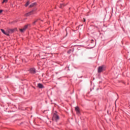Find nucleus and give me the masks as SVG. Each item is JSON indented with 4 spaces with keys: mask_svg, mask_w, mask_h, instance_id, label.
I'll return each mask as SVG.
<instances>
[{
    "mask_svg": "<svg viewBox=\"0 0 130 130\" xmlns=\"http://www.w3.org/2000/svg\"><path fill=\"white\" fill-rule=\"evenodd\" d=\"M2 13H3V10H0V14H2Z\"/></svg>",
    "mask_w": 130,
    "mask_h": 130,
    "instance_id": "2eb2a0df",
    "label": "nucleus"
},
{
    "mask_svg": "<svg viewBox=\"0 0 130 130\" xmlns=\"http://www.w3.org/2000/svg\"><path fill=\"white\" fill-rule=\"evenodd\" d=\"M38 87L40 89H43V88H44V87L43 86V85H42L41 83H39L38 84Z\"/></svg>",
    "mask_w": 130,
    "mask_h": 130,
    "instance_id": "0eeeda50",
    "label": "nucleus"
},
{
    "mask_svg": "<svg viewBox=\"0 0 130 130\" xmlns=\"http://www.w3.org/2000/svg\"><path fill=\"white\" fill-rule=\"evenodd\" d=\"M75 111H76L77 114H80V108L79 107H75Z\"/></svg>",
    "mask_w": 130,
    "mask_h": 130,
    "instance_id": "39448f33",
    "label": "nucleus"
},
{
    "mask_svg": "<svg viewBox=\"0 0 130 130\" xmlns=\"http://www.w3.org/2000/svg\"><path fill=\"white\" fill-rule=\"evenodd\" d=\"M29 26H30V25L27 24L25 25L22 28L20 29L19 30L20 32H21V33H23V32H25V31H26V29H27Z\"/></svg>",
    "mask_w": 130,
    "mask_h": 130,
    "instance_id": "f03ea898",
    "label": "nucleus"
},
{
    "mask_svg": "<svg viewBox=\"0 0 130 130\" xmlns=\"http://www.w3.org/2000/svg\"><path fill=\"white\" fill-rule=\"evenodd\" d=\"M66 30L67 31V29H66Z\"/></svg>",
    "mask_w": 130,
    "mask_h": 130,
    "instance_id": "aec40b11",
    "label": "nucleus"
},
{
    "mask_svg": "<svg viewBox=\"0 0 130 130\" xmlns=\"http://www.w3.org/2000/svg\"><path fill=\"white\" fill-rule=\"evenodd\" d=\"M54 119H55V120H58V119H59V117L57 115H54L52 118V120H54Z\"/></svg>",
    "mask_w": 130,
    "mask_h": 130,
    "instance_id": "20e7f679",
    "label": "nucleus"
},
{
    "mask_svg": "<svg viewBox=\"0 0 130 130\" xmlns=\"http://www.w3.org/2000/svg\"><path fill=\"white\" fill-rule=\"evenodd\" d=\"M10 31H11V32H13V30L12 29H11Z\"/></svg>",
    "mask_w": 130,
    "mask_h": 130,
    "instance_id": "6ab92c4d",
    "label": "nucleus"
},
{
    "mask_svg": "<svg viewBox=\"0 0 130 130\" xmlns=\"http://www.w3.org/2000/svg\"><path fill=\"white\" fill-rule=\"evenodd\" d=\"M35 6H36V3H34L31 4L29 6V8H33V7H34Z\"/></svg>",
    "mask_w": 130,
    "mask_h": 130,
    "instance_id": "6e6552de",
    "label": "nucleus"
},
{
    "mask_svg": "<svg viewBox=\"0 0 130 130\" xmlns=\"http://www.w3.org/2000/svg\"><path fill=\"white\" fill-rule=\"evenodd\" d=\"M30 4V2L28 1L26 4L25 5V7H28V6H29V5Z\"/></svg>",
    "mask_w": 130,
    "mask_h": 130,
    "instance_id": "9d476101",
    "label": "nucleus"
},
{
    "mask_svg": "<svg viewBox=\"0 0 130 130\" xmlns=\"http://www.w3.org/2000/svg\"><path fill=\"white\" fill-rule=\"evenodd\" d=\"M29 72L30 73H31V74H35L36 71H35V69L34 68H31L29 70Z\"/></svg>",
    "mask_w": 130,
    "mask_h": 130,
    "instance_id": "423d86ee",
    "label": "nucleus"
},
{
    "mask_svg": "<svg viewBox=\"0 0 130 130\" xmlns=\"http://www.w3.org/2000/svg\"><path fill=\"white\" fill-rule=\"evenodd\" d=\"M91 42H93V41H94V40H91Z\"/></svg>",
    "mask_w": 130,
    "mask_h": 130,
    "instance_id": "a211bd4d",
    "label": "nucleus"
},
{
    "mask_svg": "<svg viewBox=\"0 0 130 130\" xmlns=\"http://www.w3.org/2000/svg\"><path fill=\"white\" fill-rule=\"evenodd\" d=\"M35 12V10H33L25 14V17H29V16H30V15H33V14H34Z\"/></svg>",
    "mask_w": 130,
    "mask_h": 130,
    "instance_id": "7ed1b4c3",
    "label": "nucleus"
},
{
    "mask_svg": "<svg viewBox=\"0 0 130 130\" xmlns=\"http://www.w3.org/2000/svg\"><path fill=\"white\" fill-rule=\"evenodd\" d=\"M5 3H8V0H3L2 4H5Z\"/></svg>",
    "mask_w": 130,
    "mask_h": 130,
    "instance_id": "f8f14e48",
    "label": "nucleus"
},
{
    "mask_svg": "<svg viewBox=\"0 0 130 130\" xmlns=\"http://www.w3.org/2000/svg\"><path fill=\"white\" fill-rule=\"evenodd\" d=\"M68 53H71V50L68 52Z\"/></svg>",
    "mask_w": 130,
    "mask_h": 130,
    "instance_id": "f3484780",
    "label": "nucleus"
},
{
    "mask_svg": "<svg viewBox=\"0 0 130 130\" xmlns=\"http://www.w3.org/2000/svg\"><path fill=\"white\" fill-rule=\"evenodd\" d=\"M104 71H105V66H100L98 69V73H102Z\"/></svg>",
    "mask_w": 130,
    "mask_h": 130,
    "instance_id": "f257e3e1",
    "label": "nucleus"
},
{
    "mask_svg": "<svg viewBox=\"0 0 130 130\" xmlns=\"http://www.w3.org/2000/svg\"><path fill=\"white\" fill-rule=\"evenodd\" d=\"M1 30L4 34H6V31H5V30H4L3 29H1Z\"/></svg>",
    "mask_w": 130,
    "mask_h": 130,
    "instance_id": "9b49d317",
    "label": "nucleus"
},
{
    "mask_svg": "<svg viewBox=\"0 0 130 130\" xmlns=\"http://www.w3.org/2000/svg\"><path fill=\"white\" fill-rule=\"evenodd\" d=\"M5 35H8L9 36V34H8V32H5V34H4Z\"/></svg>",
    "mask_w": 130,
    "mask_h": 130,
    "instance_id": "4468645a",
    "label": "nucleus"
},
{
    "mask_svg": "<svg viewBox=\"0 0 130 130\" xmlns=\"http://www.w3.org/2000/svg\"><path fill=\"white\" fill-rule=\"evenodd\" d=\"M83 22H86V19L83 18Z\"/></svg>",
    "mask_w": 130,
    "mask_h": 130,
    "instance_id": "dca6fc26",
    "label": "nucleus"
},
{
    "mask_svg": "<svg viewBox=\"0 0 130 130\" xmlns=\"http://www.w3.org/2000/svg\"><path fill=\"white\" fill-rule=\"evenodd\" d=\"M39 20H40V19H37V20H36L32 23V24H33V25H35V24L38 22Z\"/></svg>",
    "mask_w": 130,
    "mask_h": 130,
    "instance_id": "1a4fd4ad",
    "label": "nucleus"
},
{
    "mask_svg": "<svg viewBox=\"0 0 130 130\" xmlns=\"http://www.w3.org/2000/svg\"><path fill=\"white\" fill-rule=\"evenodd\" d=\"M62 7H64V4H60V8L61 9H62Z\"/></svg>",
    "mask_w": 130,
    "mask_h": 130,
    "instance_id": "ddd939ff",
    "label": "nucleus"
}]
</instances>
